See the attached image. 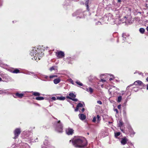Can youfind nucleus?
Masks as SVG:
<instances>
[{"label":"nucleus","mask_w":148,"mask_h":148,"mask_svg":"<svg viewBox=\"0 0 148 148\" xmlns=\"http://www.w3.org/2000/svg\"><path fill=\"white\" fill-rule=\"evenodd\" d=\"M72 141L73 145L75 147L83 148L87 146L88 142L86 139L84 137H79L70 140Z\"/></svg>","instance_id":"nucleus-1"},{"label":"nucleus","mask_w":148,"mask_h":148,"mask_svg":"<svg viewBox=\"0 0 148 148\" xmlns=\"http://www.w3.org/2000/svg\"><path fill=\"white\" fill-rule=\"evenodd\" d=\"M54 126L56 132L59 133H62L63 132V126L60 120L55 122Z\"/></svg>","instance_id":"nucleus-2"},{"label":"nucleus","mask_w":148,"mask_h":148,"mask_svg":"<svg viewBox=\"0 0 148 148\" xmlns=\"http://www.w3.org/2000/svg\"><path fill=\"white\" fill-rule=\"evenodd\" d=\"M73 16L76 17L77 19L82 18L84 17L83 12L81 10H78L73 14Z\"/></svg>","instance_id":"nucleus-3"},{"label":"nucleus","mask_w":148,"mask_h":148,"mask_svg":"<svg viewBox=\"0 0 148 148\" xmlns=\"http://www.w3.org/2000/svg\"><path fill=\"white\" fill-rule=\"evenodd\" d=\"M21 132V129L20 128H16L13 132L14 136L13 138L15 139L17 138L20 134Z\"/></svg>","instance_id":"nucleus-4"},{"label":"nucleus","mask_w":148,"mask_h":148,"mask_svg":"<svg viewBox=\"0 0 148 148\" xmlns=\"http://www.w3.org/2000/svg\"><path fill=\"white\" fill-rule=\"evenodd\" d=\"M37 51L36 50L35 48L34 47V49H33V50H32V51L31 52L30 54L31 56H34L33 58H32L33 60L34 59L35 60H36L37 59V57L39 55L38 53L37 55V57L36 56L37 53H37Z\"/></svg>","instance_id":"nucleus-5"},{"label":"nucleus","mask_w":148,"mask_h":148,"mask_svg":"<svg viewBox=\"0 0 148 148\" xmlns=\"http://www.w3.org/2000/svg\"><path fill=\"white\" fill-rule=\"evenodd\" d=\"M44 143V146H42L41 148H54L49 143L47 140H45Z\"/></svg>","instance_id":"nucleus-6"},{"label":"nucleus","mask_w":148,"mask_h":148,"mask_svg":"<svg viewBox=\"0 0 148 148\" xmlns=\"http://www.w3.org/2000/svg\"><path fill=\"white\" fill-rule=\"evenodd\" d=\"M56 55L58 58H61L65 56V54L64 52L59 51L56 53Z\"/></svg>","instance_id":"nucleus-7"},{"label":"nucleus","mask_w":148,"mask_h":148,"mask_svg":"<svg viewBox=\"0 0 148 148\" xmlns=\"http://www.w3.org/2000/svg\"><path fill=\"white\" fill-rule=\"evenodd\" d=\"M130 35L129 34L126 33H123L122 35V37L123 38V40L124 42L127 41H128L129 39Z\"/></svg>","instance_id":"nucleus-8"},{"label":"nucleus","mask_w":148,"mask_h":148,"mask_svg":"<svg viewBox=\"0 0 148 148\" xmlns=\"http://www.w3.org/2000/svg\"><path fill=\"white\" fill-rule=\"evenodd\" d=\"M40 77H41L42 79H40L44 81H50L48 79V77L46 75H42L41 74H40Z\"/></svg>","instance_id":"nucleus-9"},{"label":"nucleus","mask_w":148,"mask_h":148,"mask_svg":"<svg viewBox=\"0 0 148 148\" xmlns=\"http://www.w3.org/2000/svg\"><path fill=\"white\" fill-rule=\"evenodd\" d=\"M68 63L69 64H72L73 63V61L75 60V58L74 57H67L66 58Z\"/></svg>","instance_id":"nucleus-10"},{"label":"nucleus","mask_w":148,"mask_h":148,"mask_svg":"<svg viewBox=\"0 0 148 148\" xmlns=\"http://www.w3.org/2000/svg\"><path fill=\"white\" fill-rule=\"evenodd\" d=\"M123 123L122 121L120 120L119 121V127L120 128L121 131L124 133L127 134V132L125 131V130L122 129V125H123Z\"/></svg>","instance_id":"nucleus-11"},{"label":"nucleus","mask_w":148,"mask_h":148,"mask_svg":"<svg viewBox=\"0 0 148 148\" xmlns=\"http://www.w3.org/2000/svg\"><path fill=\"white\" fill-rule=\"evenodd\" d=\"M127 141L128 139L125 137H124L121 138V143L122 145H124L127 143Z\"/></svg>","instance_id":"nucleus-12"},{"label":"nucleus","mask_w":148,"mask_h":148,"mask_svg":"<svg viewBox=\"0 0 148 148\" xmlns=\"http://www.w3.org/2000/svg\"><path fill=\"white\" fill-rule=\"evenodd\" d=\"M130 18L128 17L127 16H125L124 17V19L125 20L126 24H128L130 23Z\"/></svg>","instance_id":"nucleus-13"},{"label":"nucleus","mask_w":148,"mask_h":148,"mask_svg":"<svg viewBox=\"0 0 148 148\" xmlns=\"http://www.w3.org/2000/svg\"><path fill=\"white\" fill-rule=\"evenodd\" d=\"M24 134L25 137H29V138L31 137L32 136V133L29 131L24 132Z\"/></svg>","instance_id":"nucleus-14"},{"label":"nucleus","mask_w":148,"mask_h":148,"mask_svg":"<svg viewBox=\"0 0 148 148\" xmlns=\"http://www.w3.org/2000/svg\"><path fill=\"white\" fill-rule=\"evenodd\" d=\"M79 119L83 121L86 119V116L83 114H80L78 115Z\"/></svg>","instance_id":"nucleus-15"},{"label":"nucleus","mask_w":148,"mask_h":148,"mask_svg":"<svg viewBox=\"0 0 148 148\" xmlns=\"http://www.w3.org/2000/svg\"><path fill=\"white\" fill-rule=\"evenodd\" d=\"M83 107V104L81 103H79L77 105L76 109L75 110V112H77L78 111L79 108L80 107Z\"/></svg>","instance_id":"nucleus-16"},{"label":"nucleus","mask_w":148,"mask_h":148,"mask_svg":"<svg viewBox=\"0 0 148 148\" xmlns=\"http://www.w3.org/2000/svg\"><path fill=\"white\" fill-rule=\"evenodd\" d=\"M73 130L72 129L69 128L66 132L67 134L68 135H72L73 132Z\"/></svg>","instance_id":"nucleus-17"},{"label":"nucleus","mask_w":148,"mask_h":148,"mask_svg":"<svg viewBox=\"0 0 148 148\" xmlns=\"http://www.w3.org/2000/svg\"><path fill=\"white\" fill-rule=\"evenodd\" d=\"M60 79L59 78H58L55 79L53 80V82L54 84H56L60 83Z\"/></svg>","instance_id":"nucleus-18"},{"label":"nucleus","mask_w":148,"mask_h":148,"mask_svg":"<svg viewBox=\"0 0 148 148\" xmlns=\"http://www.w3.org/2000/svg\"><path fill=\"white\" fill-rule=\"evenodd\" d=\"M85 90L86 91L89 92L90 94H92L93 91V89L90 87H89L88 88H86Z\"/></svg>","instance_id":"nucleus-19"},{"label":"nucleus","mask_w":148,"mask_h":148,"mask_svg":"<svg viewBox=\"0 0 148 148\" xmlns=\"http://www.w3.org/2000/svg\"><path fill=\"white\" fill-rule=\"evenodd\" d=\"M15 95L18 97L19 98H22L24 95V94L23 93H19L18 92H17L15 94Z\"/></svg>","instance_id":"nucleus-20"},{"label":"nucleus","mask_w":148,"mask_h":148,"mask_svg":"<svg viewBox=\"0 0 148 148\" xmlns=\"http://www.w3.org/2000/svg\"><path fill=\"white\" fill-rule=\"evenodd\" d=\"M21 73L29 75H30L31 74H34V72L29 71H26L25 72H21Z\"/></svg>","instance_id":"nucleus-21"},{"label":"nucleus","mask_w":148,"mask_h":148,"mask_svg":"<svg viewBox=\"0 0 148 148\" xmlns=\"http://www.w3.org/2000/svg\"><path fill=\"white\" fill-rule=\"evenodd\" d=\"M134 84L135 85H137V84H138L139 85H141L143 84L142 82L140 80H137L135 81L134 82Z\"/></svg>","instance_id":"nucleus-22"},{"label":"nucleus","mask_w":148,"mask_h":148,"mask_svg":"<svg viewBox=\"0 0 148 148\" xmlns=\"http://www.w3.org/2000/svg\"><path fill=\"white\" fill-rule=\"evenodd\" d=\"M11 72L14 73H21L19 70L17 69H15L13 71Z\"/></svg>","instance_id":"nucleus-23"},{"label":"nucleus","mask_w":148,"mask_h":148,"mask_svg":"<svg viewBox=\"0 0 148 148\" xmlns=\"http://www.w3.org/2000/svg\"><path fill=\"white\" fill-rule=\"evenodd\" d=\"M89 2V0H86L85 3V5L86 8V9L88 10V11H89V8L88 3Z\"/></svg>","instance_id":"nucleus-24"},{"label":"nucleus","mask_w":148,"mask_h":148,"mask_svg":"<svg viewBox=\"0 0 148 148\" xmlns=\"http://www.w3.org/2000/svg\"><path fill=\"white\" fill-rule=\"evenodd\" d=\"M127 128L128 129V131L125 130V131L126 132L127 131V133H128L130 132H131L132 130H132H133L132 129V127L130 125H127Z\"/></svg>","instance_id":"nucleus-25"},{"label":"nucleus","mask_w":148,"mask_h":148,"mask_svg":"<svg viewBox=\"0 0 148 148\" xmlns=\"http://www.w3.org/2000/svg\"><path fill=\"white\" fill-rule=\"evenodd\" d=\"M66 99L65 97L61 96V97H57V99L59 100H64Z\"/></svg>","instance_id":"nucleus-26"},{"label":"nucleus","mask_w":148,"mask_h":148,"mask_svg":"<svg viewBox=\"0 0 148 148\" xmlns=\"http://www.w3.org/2000/svg\"><path fill=\"white\" fill-rule=\"evenodd\" d=\"M33 92V95L36 96H39L40 95V94L38 92Z\"/></svg>","instance_id":"nucleus-27"},{"label":"nucleus","mask_w":148,"mask_h":148,"mask_svg":"<svg viewBox=\"0 0 148 148\" xmlns=\"http://www.w3.org/2000/svg\"><path fill=\"white\" fill-rule=\"evenodd\" d=\"M69 95L72 98H75L76 97V95L72 92H71L69 94Z\"/></svg>","instance_id":"nucleus-28"},{"label":"nucleus","mask_w":148,"mask_h":148,"mask_svg":"<svg viewBox=\"0 0 148 148\" xmlns=\"http://www.w3.org/2000/svg\"><path fill=\"white\" fill-rule=\"evenodd\" d=\"M129 133H130V136L131 137H133L135 134V133L134 132L133 130L132 131V130L131 132H130Z\"/></svg>","instance_id":"nucleus-29"},{"label":"nucleus","mask_w":148,"mask_h":148,"mask_svg":"<svg viewBox=\"0 0 148 148\" xmlns=\"http://www.w3.org/2000/svg\"><path fill=\"white\" fill-rule=\"evenodd\" d=\"M44 98L41 97H38L35 98V99L37 100H42L44 99Z\"/></svg>","instance_id":"nucleus-30"},{"label":"nucleus","mask_w":148,"mask_h":148,"mask_svg":"<svg viewBox=\"0 0 148 148\" xmlns=\"http://www.w3.org/2000/svg\"><path fill=\"white\" fill-rule=\"evenodd\" d=\"M139 31L141 34H143L145 32V29L143 28H141L139 29Z\"/></svg>","instance_id":"nucleus-31"},{"label":"nucleus","mask_w":148,"mask_h":148,"mask_svg":"<svg viewBox=\"0 0 148 148\" xmlns=\"http://www.w3.org/2000/svg\"><path fill=\"white\" fill-rule=\"evenodd\" d=\"M75 83L78 85L80 86H82L83 85V84L81 83L80 81L77 80L75 82Z\"/></svg>","instance_id":"nucleus-32"},{"label":"nucleus","mask_w":148,"mask_h":148,"mask_svg":"<svg viewBox=\"0 0 148 148\" xmlns=\"http://www.w3.org/2000/svg\"><path fill=\"white\" fill-rule=\"evenodd\" d=\"M122 97L121 96H119L118 97L117 101L120 102L121 101L122 99Z\"/></svg>","instance_id":"nucleus-33"},{"label":"nucleus","mask_w":148,"mask_h":148,"mask_svg":"<svg viewBox=\"0 0 148 148\" xmlns=\"http://www.w3.org/2000/svg\"><path fill=\"white\" fill-rule=\"evenodd\" d=\"M120 134V132H117L115 133V136L116 137H117L119 136Z\"/></svg>","instance_id":"nucleus-34"},{"label":"nucleus","mask_w":148,"mask_h":148,"mask_svg":"<svg viewBox=\"0 0 148 148\" xmlns=\"http://www.w3.org/2000/svg\"><path fill=\"white\" fill-rule=\"evenodd\" d=\"M58 76L57 75H51L50 76L49 78H53L55 77H57Z\"/></svg>","instance_id":"nucleus-35"},{"label":"nucleus","mask_w":148,"mask_h":148,"mask_svg":"<svg viewBox=\"0 0 148 148\" xmlns=\"http://www.w3.org/2000/svg\"><path fill=\"white\" fill-rule=\"evenodd\" d=\"M55 66H53L51 67L50 69L49 70L50 71H52L53 70H55Z\"/></svg>","instance_id":"nucleus-36"},{"label":"nucleus","mask_w":148,"mask_h":148,"mask_svg":"<svg viewBox=\"0 0 148 148\" xmlns=\"http://www.w3.org/2000/svg\"><path fill=\"white\" fill-rule=\"evenodd\" d=\"M11 147L12 148H19L18 147H17V146L14 144L12 145L11 146Z\"/></svg>","instance_id":"nucleus-37"},{"label":"nucleus","mask_w":148,"mask_h":148,"mask_svg":"<svg viewBox=\"0 0 148 148\" xmlns=\"http://www.w3.org/2000/svg\"><path fill=\"white\" fill-rule=\"evenodd\" d=\"M34 75V77L35 78H38L39 79H40V78L39 77H38L37 75L36 74L34 73V74H33Z\"/></svg>","instance_id":"nucleus-38"},{"label":"nucleus","mask_w":148,"mask_h":148,"mask_svg":"<svg viewBox=\"0 0 148 148\" xmlns=\"http://www.w3.org/2000/svg\"><path fill=\"white\" fill-rule=\"evenodd\" d=\"M71 100L74 101H77L78 100L77 99L75 98H72V99Z\"/></svg>","instance_id":"nucleus-39"},{"label":"nucleus","mask_w":148,"mask_h":148,"mask_svg":"<svg viewBox=\"0 0 148 148\" xmlns=\"http://www.w3.org/2000/svg\"><path fill=\"white\" fill-rule=\"evenodd\" d=\"M97 119L98 121H99L100 120V116L99 115H97Z\"/></svg>","instance_id":"nucleus-40"},{"label":"nucleus","mask_w":148,"mask_h":148,"mask_svg":"<svg viewBox=\"0 0 148 148\" xmlns=\"http://www.w3.org/2000/svg\"><path fill=\"white\" fill-rule=\"evenodd\" d=\"M96 25H101V23L99 21H98L97 22H96L95 23Z\"/></svg>","instance_id":"nucleus-41"},{"label":"nucleus","mask_w":148,"mask_h":148,"mask_svg":"<svg viewBox=\"0 0 148 148\" xmlns=\"http://www.w3.org/2000/svg\"><path fill=\"white\" fill-rule=\"evenodd\" d=\"M96 119L97 118L96 117H94L92 120V122H95L96 121Z\"/></svg>","instance_id":"nucleus-42"},{"label":"nucleus","mask_w":148,"mask_h":148,"mask_svg":"<svg viewBox=\"0 0 148 148\" xmlns=\"http://www.w3.org/2000/svg\"><path fill=\"white\" fill-rule=\"evenodd\" d=\"M65 1H67V3H66L64 4V5H68L69 3V0H65Z\"/></svg>","instance_id":"nucleus-43"},{"label":"nucleus","mask_w":148,"mask_h":148,"mask_svg":"<svg viewBox=\"0 0 148 148\" xmlns=\"http://www.w3.org/2000/svg\"><path fill=\"white\" fill-rule=\"evenodd\" d=\"M51 99L52 100L55 101L57 99V98H56L55 97H51Z\"/></svg>","instance_id":"nucleus-44"},{"label":"nucleus","mask_w":148,"mask_h":148,"mask_svg":"<svg viewBox=\"0 0 148 148\" xmlns=\"http://www.w3.org/2000/svg\"><path fill=\"white\" fill-rule=\"evenodd\" d=\"M97 102L98 104H99L100 105H101L102 104V102L100 100L97 101Z\"/></svg>","instance_id":"nucleus-45"},{"label":"nucleus","mask_w":148,"mask_h":148,"mask_svg":"<svg viewBox=\"0 0 148 148\" xmlns=\"http://www.w3.org/2000/svg\"><path fill=\"white\" fill-rule=\"evenodd\" d=\"M137 73H138V74H139V75H142L143 76V73L141 72H139V71H138L137 72Z\"/></svg>","instance_id":"nucleus-46"},{"label":"nucleus","mask_w":148,"mask_h":148,"mask_svg":"<svg viewBox=\"0 0 148 148\" xmlns=\"http://www.w3.org/2000/svg\"><path fill=\"white\" fill-rule=\"evenodd\" d=\"M85 109H84V108H82L81 110V111H79L80 112H81V111L82 112H83L84 110H85Z\"/></svg>","instance_id":"nucleus-47"},{"label":"nucleus","mask_w":148,"mask_h":148,"mask_svg":"<svg viewBox=\"0 0 148 148\" xmlns=\"http://www.w3.org/2000/svg\"><path fill=\"white\" fill-rule=\"evenodd\" d=\"M122 22L123 23H125V20H124V18H123L122 19Z\"/></svg>","instance_id":"nucleus-48"},{"label":"nucleus","mask_w":148,"mask_h":148,"mask_svg":"<svg viewBox=\"0 0 148 148\" xmlns=\"http://www.w3.org/2000/svg\"><path fill=\"white\" fill-rule=\"evenodd\" d=\"M134 90L135 91H137L138 90V89L136 88H134Z\"/></svg>","instance_id":"nucleus-49"},{"label":"nucleus","mask_w":148,"mask_h":148,"mask_svg":"<svg viewBox=\"0 0 148 148\" xmlns=\"http://www.w3.org/2000/svg\"><path fill=\"white\" fill-rule=\"evenodd\" d=\"M121 105H119L117 106V108L119 109H120L121 108Z\"/></svg>","instance_id":"nucleus-50"},{"label":"nucleus","mask_w":148,"mask_h":148,"mask_svg":"<svg viewBox=\"0 0 148 148\" xmlns=\"http://www.w3.org/2000/svg\"><path fill=\"white\" fill-rule=\"evenodd\" d=\"M66 98L67 99H72V98H71V97H70V96H67L66 97Z\"/></svg>","instance_id":"nucleus-51"},{"label":"nucleus","mask_w":148,"mask_h":148,"mask_svg":"<svg viewBox=\"0 0 148 148\" xmlns=\"http://www.w3.org/2000/svg\"><path fill=\"white\" fill-rule=\"evenodd\" d=\"M127 101V100H126L125 101L123 105L124 106H126Z\"/></svg>","instance_id":"nucleus-52"},{"label":"nucleus","mask_w":148,"mask_h":148,"mask_svg":"<svg viewBox=\"0 0 148 148\" xmlns=\"http://www.w3.org/2000/svg\"><path fill=\"white\" fill-rule=\"evenodd\" d=\"M101 81L103 83L106 82V80H104V79H101Z\"/></svg>","instance_id":"nucleus-53"},{"label":"nucleus","mask_w":148,"mask_h":148,"mask_svg":"<svg viewBox=\"0 0 148 148\" xmlns=\"http://www.w3.org/2000/svg\"><path fill=\"white\" fill-rule=\"evenodd\" d=\"M114 110L116 112V113H118V110L116 108H115L114 109Z\"/></svg>","instance_id":"nucleus-54"},{"label":"nucleus","mask_w":148,"mask_h":148,"mask_svg":"<svg viewBox=\"0 0 148 148\" xmlns=\"http://www.w3.org/2000/svg\"><path fill=\"white\" fill-rule=\"evenodd\" d=\"M71 83L73 84V85H74V83L73 82V80H72L71 82Z\"/></svg>","instance_id":"nucleus-55"},{"label":"nucleus","mask_w":148,"mask_h":148,"mask_svg":"<svg viewBox=\"0 0 148 148\" xmlns=\"http://www.w3.org/2000/svg\"><path fill=\"white\" fill-rule=\"evenodd\" d=\"M113 20V19H109V18H108V21H111V20Z\"/></svg>","instance_id":"nucleus-56"},{"label":"nucleus","mask_w":148,"mask_h":148,"mask_svg":"<svg viewBox=\"0 0 148 148\" xmlns=\"http://www.w3.org/2000/svg\"><path fill=\"white\" fill-rule=\"evenodd\" d=\"M37 139H38V138H37L35 140H34V142H37L38 141V140H37Z\"/></svg>","instance_id":"nucleus-57"},{"label":"nucleus","mask_w":148,"mask_h":148,"mask_svg":"<svg viewBox=\"0 0 148 148\" xmlns=\"http://www.w3.org/2000/svg\"><path fill=\"white\" fill-rule=\"evenodd\" d=\"M145 7L147 8H148V5L147 4H146Z\"/></svg>","instance_id":"nucleus-58"},{"label":"nucleus","mask_w":148,"mask_h":148,"mask_svg":"<svg viewBox=\"0 0 148 148\" xmlns=\"http://www.w3.org/2000/svg\"><path fill=\"white\" fill-rule=\"evenodd\" d=\"M113 79V78H110V79H109V80H110V81H111V80H112Z\"/></svg>","instance_id":"nucleus-59"},{"label":"nucleus","mask_w":148,"mask_h":148,"mask_svg":"<svg viewBox=\"0 0 148 148\" xmlns=\"http://www.w3.org/2000/svg\"><path fill=\"white\" fill-rule=\"evenodd\" d=\"M118 2H120L121 1V0H117Z\"/></svg>","instance_id":"nucleus-60"},{"label":"nucleus","mask_w":148,"mask_h":148,"mask_svg":"<svg viewBox=\"0 0 148 148\" xmlns=\"http://www.w3.org/2000/svg\"><path fill=\"white\" fill-rule=\"evenodd\" d=\"M146 29H147V32H148V26H147V27Z\"/></svg>","instance_id":"nucleus-61"},{"label":"nucleus","mask_w":148,"mask_h":148,"mask_svg":"<svg viewBox=\"0 0 148 148\" xmlns=\"http://www.w3.org/2000/svg\"><path fill=\"white\" fill-rule=\"evenodd\" d=\"M147 89L148 90V84L147 85Z\"/></svg>","instance_id":"nucleus-62"},{"label":"nucleus","mask_w":148,"mask_h":148,"mask_svg":"<svg viewBox=\"0 0 148 148\" xmlns=\"http://www.w3.org/2000/svg\"><path fill=\"white\" fill-rule=\"evenodd\" d=\"M146 80L147 81V82H148V77H147L146 79Z\"/></svg>","instance_id":"nucleus-63"},{"label":"nucleus","mask_w":148,"mask_h":148,"mask_svg":"<svg viewBox=\"0 0 148 148\" xmlns=\"http://www.w3.org/2000/svg\"><path fill=\"white\" fill-rule=\"evenodd\" d=\"M146 76H148V73H146Z\"/></svg>","instance_id":"nucleus-64"}]
</instances>
